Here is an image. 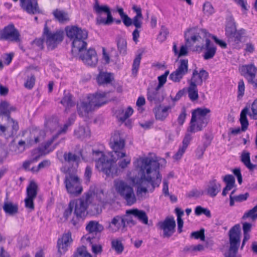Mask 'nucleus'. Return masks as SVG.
Here are the masks:
<instances>
[{
    "mask_svg": "<svg viewBox=\"0 0 257 257\" xmlns=\"http://www.w3.org/2000/svg\"><path fill=\"white\" fill-rule=\"evenodd\" d=\"M134 163L140 170L142 182L150 183L153 189L160 186L162 177L160 173V164L157 160L151 157L140 158Z\"/></svg>",
    "mask_w": 257,
    "mask_h": 257,
    "instance_id": "1",
    "label": "nucleus"
},
{
    "mask_svg": "<svg viewBox=\"0 0 257 257\" xmlns=\"http://www.w3.org/2000/svg\"><path fill=\"white\" fill-rule=\"evenodd\" d=\"M67 36L72 41V52L79 53L86 48V40L88 37L86 30L76 26L67 27L66 29Z\"/></svg>",
    "mask_w": 257,
    "mask_h": 257,
    "instance_id": "2",
    "label": "nucleus"
},
{
    "mask_svg": "<svg viewBox=\"0 0 257 257\" xmlns=\"http://www.w3.org/2000/svg\"><path fill=\"white\" fill-rule=\"evenodd\" d=\"M92 158L95 162L96 169L105 174L107 177H113L116 174V160L115 158H109L108 156L99 151H93Z\"/></svg>",
    "mask_w": 257,
    "mask_h": 257,
    "instance_id": "3",
    "label": "nucleus"
},
{
    "mask_svg": "<svg viewBox=\"0 0 257 257\" xmlns=\"http://www.w3.org/2000/svg\"><path fill=\"white\" fill-rule=\"evenodd\" d=\"M210 112V110L207 108H197L192 110L191 119L186 134H194L201 131L205 127L209 121L207 114Z\"/></svg>",
    "mask_w": 257,
    "mask_h": 257,
    "instance_id": "4",
    "label": "nucleus"
},
{
    "mask_svg": "<svg viewBox=\"0 0 257 257\" xmlns=\"http://www.w3.org/2000/svg\"><path fill=\"white\" fill-rule=\"evenodd\" d=\"M114 186L116 193L125 200L127 205L131 206L136 203L137 197L134 188L127 182L122 180H115Z\"/></svg>",
    "mask_w": 257,
    "mask_h": 257,
    "instance_id": "5",
    "label": "nucleus"
},
{
    "mask_svg": "<svg viewBox=\"0 0 257 257\" xmlns=\"http://www.w3.org/2000/svg\"><path fill=\"white\" fill-rule=\"evenodd\" d=\"M93 9L97 15L96 18L97 25H109L113 21L116 24L121 23V20L113 19L110 8L107 6H100L96 2L94 5Z\"/></svg>",
    "mask_w": 257,
    "mask_h": 257,
    "instance_id": "6",
    "label": "nucleus"
},
{
    "mask_svg": "<svg viewBox=\"0 0 257 257\" xmlns=\"http://www.w3.org/2000/svg\"><path fill=\"white\" fill-rule=\"evenodd\" d=\"M46 22L44 26L43 37L49 50H53L60 44L64 38V34L62 30L52 32L48 27Z\"/></svg>",
    "mask_w": 257,
    "mask_h": 257,
    "instance_id": "7",
    "label": "nucleus"
},
{
    "mask_svg": "<svg viewBox=\"0 0 257 257\" xmlns=\"http://www.w3.org/2000/svg\"><path fill=\"white\" fill-rule=\"evenodd\" d=\"M88 197H82L70 201L73 203V208H74V214L75 216L71 219V222L73 225H76L80 221L84 220L87 215L88 207Z\"/></svg>",
    "mask_w": 257,
    "mask_h": 257,
    "instance_id": "8",
    "label": "nucleus"
},
{
    "mask_svg": "<svg viewBox=\"0 0 257 257\" xmlns=\"http://www.w3.org/2000/svg\"><path fill=\"white\" fill-rule=\"evenodd\" d=\"M64 183L68 194L73 196H77L82 191V187L78 176L73 173H68L66 174Z\"/></svg>",
    "mask_w": 257,
    "mask_h": 257,
    "instance_id": "9",
    "label": "nucleus"
},
{
    "mask_svg": "<svg viewBox=\"0 0 257 257\" xmlns=\"http://www.w3.org/2000/svg\"><path fill=\"white\" fill-rule=\"evenodd\" d=\"M110 146L118 158L125 156L124 150L125 140L123 135L120 132H115L111 137Z\"/></svg>",
    "mask_w": 257,
    "mask_h": 257,
    "instance_id": "10",
    "label": "nucleus"
},
{
    "mask_svg": "<svg viewBox=\"0 0 257 257\" xmlns=\"http://www.w3.org/2000/svg\"><path fill=\"white\" fill-rule=\"evenodd\" d=\"M0 40L20 43L21 42V35L14 25L10 24L0 30Z\"/></svg>",
    "mask_w": 257,
    "mask_h": 257,
    "instance_id": "11",
    "label": "nucleus"
},
{
    "mask_svg": "<svg viewBox=\"0 0 257 257\" xmlns=\"http://www.w3.org/2000/svg\"><path fill=\"white\" fill-rule=\"evenodd\" d=\"M239 70L248 83L257 88V67L253 64H246L239 67Z\"/></svg>",
    "mask_w": 257,
    "mask_h": 257,
    "instance_id": "12",
    "label": "nucleus"
},
{
    "mask_svg": "<svg viewBox=\"0 0 257 257\" xmlns=\"http://www.w3.org/2000/svg\"><path fill=\"white\" fill-rule=\"evenodd\" d=\"M85 228L88 233L83 236V239L92 241V239H99L98 234L103 230L104 227L98 221L91 220L88 222Z\"/></svg>",
    "mask_w": 257,
    "mask_h": 257,
    "instance_id": "13",
    "label": "nucleus"
},
{
    "mask_svg": "<svg viewBox=\"0 0 257 257\" xmlns=\"http://www.w3.org/2000/svg\"><path fill=\"white\" fill-rule=\"evenodd\" d=\"M158 228L163 231L164 238L170 237L175 231L176 222L173 217H166L157 224Z\"/></svg>",
    "mask_w": 257,
    "mask_h": 257,
    "instance_id": "14",
    "label": "nucleus"
},
{
    "mask_svg": "<svg viewBox=\"0 0 257 257\" xmlns=\"http://www.w3.org/2000/svg\"><path fill=\"white\" fill-rule=\"evenodd\" d=\"M188 71L187 59H181L177 69L170 75V79L175 82H179Z\"/></svg>",
    "mask_w": 257,
    "mask_h": 257,
    "instance_id": "15",
    "label": "nucleus"
},
{
    "mask_svg": "<svg viewBox=\"0 0 257 257\" xmlns=\"http://www.w3.org/2000/svg\"><path fill=\"white\" fill-rule=\"evenodd\" d=\"M80 59L86 65L94 66L98 62V57L96 51L93 48L84 49L83 52L78 53Z\"/></svg>",
    "mask_w": 257,
    "mask_h": 257,
    "instance_id": "16",
    "label": "nucleus"
},
{
    "mask_svg": "<svg viewBox=\"0 0 257 257\" xmlns=\"http://www.w3.org/2000/svg\"><path fill=\"white\" fill-rule=\"evenodd\" d=\"M229 247L238 249L240 243V229L238 224L233 226L229 231Z\"/></svg>",
    "mask_w": 257,
    "mask_h": 257,
    "instance_id": "17",
    "label": "nucleus"
},
{
    "mask_svg": "<svg viewBox=\"0 0 257 257\" xmlns=\"http://www.w3.org/2000/svg\"><path fill=\"white\" fill-rule=\"evenodd\" d=\"M94 108L87 97L80 100L77 104L78 114L81 117H87L89 113L92 111Z\"/></svg>",
    "mask_w": 257,
    "mask_h": 257,
    "instance_id": "18",
    "label": "nucleus"
},
{
    "mask_svg": "<svg viewBox=\"0 0 257 257\" xmlns=\"http://www.w3.org/2000/svg\"><path fill=\"white\" fill-rule=\"evenodd\" d=\"M72 241L71 233L70 231L64 233L62 237L58 239L57 247L58 252L60 254H64L68 250V247L72 242Z\"/></svg>",
    "mask_w": 257,
    "mask_h": 257,
    "instance_id": "19",
    "label": "nucleus"
},
{
    "mask_svg": "<svg viewBox=\"0 0 257 257\" xmlns=\"http://www.w3.org/2000/svg\"><path fill=\"white\" fill-rule=\"evenodd\" d=\"M147 99L151 103L158 104L163 101L164 96L160 88H149L148 89Z\"/></svg>",
    "mask_w": 257,
    "mask_h": 257,
    "instance_id": "20",
    "label": "nucleus"
},
{
    "mask_svg": "<svg viewBox=\"0 0 257 257\" xmlns=\"http://www.w3.org/2000/svg\"><path fill=\"white\" fill-rule=\"evenodd\" d=\"M22 8L29 14L39 13L40 11L36 0H20Z\"/></svg>",
    "mask_w": 257,
    "mask_h": 257,
    "instance_id": "21",
    "label": "nucleus"
},
{
    "mask_svg": "<svg viewBox=\"0 0 257 257\" xmlns=\"http://www.w3.org/2000/svg\"><path fill=\"white\" fill-rule=\"evenodd\" d=\"M105 92H98L95 94H89L87 97L89 98V100L91 104H93L94 108L95 107H100L106 103V95Z\"/></svg>",
    "mask_w": 257,
    "mask_h": 257,
    "instance_id": "22",
    "label": "nucleus"
},
{
    "mask_svg": "<svg viewBox=\"0 0 257 257\" xmlns=\"http://www.w3.org/2000/svg\"><path fill=\"white\" fill-rule=\"evenodd\" d=\"M172 107L170 105L163 106L158 105L153 109V112L155 113L156 119L159 120H164L168 116L171 111Z\"/></svg>",
    "mask_w": 257,
    "mask_h": 257,
    "instance_id": "23",
    "label": "nucleus"
},
{
    "mask_svg": "<svg viewBox=\"0 0 257 257\" xmlns=\"http://www.w3.org/2000/svg\"><path fill=\"white\" fill-rule=\"evenodd\" d=\"M205 52L203 55L205 60H209L213 58L216 53V47L208 39L205 40V44L204 46Z\"/></svg>",
    "mask_w": 257,
    "mask_h": 257,
    "instance_id": "24",
    "label": "nucleus"
},
{
    "mask_svg": "<svg viewBox=\"0 0 257 257\" xmlns=\"http://www.w3.org/2000/svg\"><path fill=\"white\" fill-rule=\"evenodd\" d=\"M221 185L215 179L210 181L205 188L206 193L211 197H214L220 191Z\"/></svg>",
    "mask_w": 257,
    "mask_h": 257,
    "instance_id": "25",
    "label": "nucleus"
},
{
    "mask_svg": "<svg viewBox=\"0 0 257 257\" xmlns=\"http://www.w3.org/2000/svg\"><path fill=\"white\" fill-rule=\"evenodd\" d=\"M3 208L5 212L9 215H14L18 213L19 207L17 203H13L12 201L8 200V196L7 195Z\"/></svg>",
    "mask_w": 257,
    "mask_h": 257,
    "instance_id": "26",
    "label": "nucleus"
},
{
    "mask_svg": "<svg viewBox=\"0 0 257 257\" xmlns=\"http://www.w3.org/2000/svg\"><path fill=\"white\" fill-rule=\"evenodd\" d=\"M192 136L190 134H186L183 140L182 145L180 147L177 152L174 155L173 158L178 160L181 158L192 140Z\"/></svg>",
    "mask_w": 257,
    "mask_h": 257,
    "instance_id": "27",
    "label": "nucleus"
},
{
    "mask_svg": "<svg viewBox=\"0 0 257 257\" xmlns=\"http://www.w3.org/2000/svg\"><path fill=\"white\" fill-rule=\"evenodd\" d=\"M123 220L121 216L117 215L114 216L111 221L109 222L107 229L111 232H115L120 228H124Z\"/></svg>",
    "mask_w": 257,
    "mask_h": 257,
    "instance_id": "28",
    "label": "nucleus"
},
{
    "mask_svg": "<svg viewBox=\"0 0 257 257\" xmlns=\"http://www.w3.org/2000/svg\"><path fill=\"white\" fill-rule=\"evenodd\" d=\"M57 138L58 135H53L50 139L43 143L39 148L40 152L45 155L53 151L55 149L56 145L52 146V144Z\"/></svg>",
    "mask_w": 257,
    "mask_h": 257,
    "instance_id": "29",
    "label": "nucleus"
},
{
    "mask_svg": "<svg viewBox=\"0 0 257 257\" xmlns=\"http://www.w3.org/2000/svg\"><path fill=\"white\" fill-rule=\"evenodd\" d=\"M240 161L249 170H253L257 168V165L252 164L250 162V153L246 151H243L240 156Z\"/></svg>",
    "mask_w": 257,
    "mask_h": 257,
    "instance_id": "30",
    "label": "nucleus"
},
{
    "mask_svg": "<svg viewBox=\"0 0 257 257\" xmlns=\"http://www.w3.org/2000/svg\"><path fill=\"white\" fill-rule=\"evenodd\" d=\"M128 213H132L134 217L137 218L143 223L148 224V217L144 211L138 209H129Z\"/></svg>",
    "mask_w": 257,
    "mask_h": 257,
    "instance_id": "31",
    "label": "nucleus"
},
{
    "mask_svg": "<svg viewBox=\"0 0 257 257\" xmlns=\"http://www.w3.org/2000/svg\"><path fill=\"white\" fill-rule=\"evenodd\" d=\"M60 103L65 107V110L66 112H67L71 107L75 105V103L72 100V95L69 92L66 91L64 92V96Z\"/></svg>",
    "mask_w": 257,
    "mask_h": 257,
    "instance_id": "32",
    "label": "nucleus"
},
{
    "mask_svg": "<svg viewBox=\"0 0 257 257\" xmlns=\"http://www.w3.org/2000/svg\"><path fill=\"white\" fill-rule=\"evenodd\" d=\"M235 190H233L232 191L230 194L229 196V205L230 206H233L234 205L235 202H241L244 201H245L248 197L249 196V194L247 193L242 194H239L238 195H233Z\"/></svg>",
    "mask_w": 257,
    "mask_h": 257,
    "instance_id": "33",
    "label": "nucleus"
},
{
    "mask_svg": "<svg viewBox=\"0 0 257 257\" xmlns=\"http://www.w3.org/2000/svg\"><path fill=\"white\" fill-rule=\"evenodd\" d=\"M113 80V74L111 73L101 72L97 77V81L99 84L110 83Z\"/></svg>",
    "mask_w": 257,
    "mask_h": 257,
    "instance_id": "34",
    "label": "nucleus"
},
{
    "mask_svg": "<svg viewBox=\"0 0 257 257\" xmlns=\"http://www.w3.org/2000/svg\"><path fill=\"white\" fill-rule=\"evenodd\" d=\"M236 30L234 20L232 16L228 17L226 19L225 35L227 37L232 35Z\"/></svg>",
    "mask_w": 257,
    "mask_h": 257,
    "instance_id": "35",
    "label": "nucleus"
},
{
    "mask_svg": "<svg viewBox=\"0 0 257 257\" xmlns=\"http://www.w3.org/2000/svg\"><path fill=\"white\" fill-rule=\"evenodd\" d=\"M53 15L60 23H65L69 20L68 14L64 11L56 9L53 12Z\"/></svg>",
    "mask_w": 257,
    "mask_h": 257,
    "instance_id": "36",
    "label": "nucleus"
},
{
    "mask_svg": "<svg viewBox=\"0 0 257 257\" xmlns=\"http://www.w3.org/2000/svg\"><path fill=\"white\" fill-rule=\"evenodd\" d=\"M64 159L68 163L72 165H75L76 166H78L80 162V157L71 152L64 153Z\"/></svg>",
    "mask_w": 257,
    "mask_h": 257,
    "instance_id": "37",
    "label": "nucleus"
},
{
    "mask_svg": "<svg viewBox=\"0 0 257 257\" xmlns=\"http://www.w3.org/2000/svg\"><path fill=\"white\" fill-rule=\"evenodd\" d=\"M59 126L57 119L55 117H50L46 119L45 123V128L46 131L53 132Z\"/></svg>",
    "mask_w": 257,
    "mask_h": 257,
    "instance_id": "38",
    "label": "nucleus"
},
{
    "mask_svg": "<svg viewBox=\"0 0 257 257\" xmlns=\"http://www.w3.org/2000/svg\"><path fill=\"white\" fill-rule=\"evenodd\" d=\"M75 136L79 139H83L90 136V131L87 126H80L75 131Z\"/></svg>",
    "mask_w": 257,
    "mask_h": 257,
    "instance_id": "39",
    "label": "nucleus"
},
{
    "mask_svg": "<svg viewBox=\"0 0 257 257\" xmlns=\"http://www.w3.org/2000/svg\"><path fill=\"white\" fill-rule=\"evenodd\" d=\"M248 111V109L245 107L241 110L240 114L239 120L241 125V130L243 132L247 130L248 126V121L246 117Z\"/></svg>",
    "mask_w": 257,
    "mask_h": 257,
    "instance_id": "40",
    "label": "nucleus"
},
{
    "mask_svg": "<svg viewBox=\"0 0 257 257\" xmlns=\"http://www.w3.org/2000/svg\"><path fill=\"white\" fill-rule=\"evenodd\" d=\"M37 189L36 183L31 181L27 188V197L35 199L37 195Z\"/></svg>",
    "mask_w": 257,
    "mask_h": 257,
    "instance_id": "41",
    "label": "nucleus"
},
{
    "mask_svg": "<svg viewBox=\"0 0 257 257\" xmlns=\"http://www.w3.org/2000/svg\"><path fill=\"white\" fill-rule=\"evenodd\" d=\"M187 91L188 97L191 101H194L198 99L199 95L197 86L189 84Z\"/></svg>",
    "mask_w": 257,
    "mask_h": 257,
    "instance_id": "42",
    "label": "nucleus"
},
{
    "mask_svg": "<svg viewBox=\"0 0 257 257\" xmlns=\"http://www.w3.org/2000/svg\"><path fill=\"white\" fill-rule=\"evenodd\" d=\"M173 51L175 56H177L178 57L186 56L188 54V48L186 46L182 45L179 51L177 50V46L176 43H173Z\"/></svg>",
    "mask_w": 257,
    "mask_h": 257,
    "instance_id": "43",
    "label": "nucleus"
},
{
    "mask_svg": "<svg viewBox=\"0 0 257 257\" xmlns=\"http://www.w3.org/2000/svg\"><path fill=\"white\" fill-rule=\"evenodd\" d=\"M245 34L244 30H240L239 31H235L233 32L232 35L229 36L227 38L230 41H233L236 43H238L240 42L242 36Z\"/></svg>",
    "mask_w": 257,
    "mask_h": 257,
    "instance_id": "44",
    "label": "nucleus"
},
{
    "mask_svg": "<svg viewBox=\"0 0 257 257\" xmlns=\"http://www.w3.org/2000/svg\"><path fill=\"white\" fill-rule=\"evenodd\" d=\"M91 240H86L89 243L91 246L92 252L95 254L101 253L102 251V245L100 244H97L96 242L98 240L92 239Z\"/></svg>",
    "mask_w": 257,
    "mask_h": 257,
    "instance_id": "45",
    "label": "nucleus"
},
{
    "mask_svg": "<svg viewBox=\"0 0 257 257\" xmlns=\"http://www.w3.org/2000/svg\"><path fill=\"white\" fill-rule=\"evenodd\" d=\"M128 211L129 210H127L125 214L123 216H121L122 219L123 220V223L124 227L126 226V224L132 225H134L136 224V221L133 219V215L131 213H128Z\"/></svg>",
    "mask_w": 257,
    "mask_h": 257,
    "instance_id": "46",
    "label": "nucleus"
},
{
    "mask_svg": "<svg viewBox=\"0 0 257 257\" xmlns=\"http://www.w3.org/2000/svg\"><path fill=\"white\" fill-rule=\"evenodd\" d=\"M15 108L10 106V104L6 101H3L0 104V114H7L11 111L14 110Z\"/></svg>",
    "mask_w": 257,
    "mask_h": 257,
    "instance_id": "47",
    "label": "nucleus"
},
{
    "mask_svg": "<svg viewBox=\"0 0 257 257\" xmlns=\"http://www.w3.org/2000/svg\"><path fill=\"white\" fill-rule=\"evenodd\" d=\"M117 48L120 54L125 55L126 53L127 43L125 39L122 38L118 39Z\"/></svg>",
    "mask_w": 257,
    "mask_h": 257,
    "instance_id": "48",
    "label": "nucleus"
},
{
    "mask_svg": "<svg viewBox=\"0 0 257 257\" xmlns=\"http://www.w3.org/2000/svg\"><path fill=\"white\" fill-rule=\"evenodd\" d=\"M73 257H92L87 251L85 246L78 247L74 253Z\"/></svg>",
    "mask_w": 257,
    "mask_h": 257,
    "instance_id": "49",
    "label": "nucleus"
},
{
    "mask_svg": "<svg viewBox=\"0 0 257 257\" xmlns=\"http://www.w3.org/2000/svg\"><path fill=\"white\" fill-rule=\"evenodd\" d=\"M111 247L118 254L121 253L123 250V246L121 241L118 239H113L111 241Z\"/></svg>",
    "mask_w": 257,
    "mask_h": 257,
    "instance_id": "50",
    "label": "nucleus"
},
{
    "mask_svg": "<svg viewBox=\"0 0 257 257\" xmlns=\"http://www.w3.org/2000/svg\"><path fill=\"white\" fill-rule=\"evenodd\" d=\"M247 218H250L253 220L257 219V205L251 209H250L244 213L242 216V218L243 219H245Z\"/></svg>",
    "mask_w": 257,
    "mask_h": 257,
    "instance_id": "51",
    "label": "nucleus"
},
{
    "mask_svg": "<svg viewBox=\"0 0 257 257\" xmlns=\"http://www.w3.org/2000/svg\"><path fill=\"white\" fill-rule=\"evenodd\" d=\"M188 84L197 86V85H201L202 82L197 76V70L195 69L193 71L192 76L190 80L188 81Z\"/></svg>",
    "mask_w": 257,
    "mask_h": 257,
    "instance_id": "52",
    "label": "nucleus"
},
{
    "mask_svg": "<svg viewBox=\"0 0 257 257\" xmlns=\"http://www.w3.org/2000/svg\"><path fill=\"white\" fill-rule=\"evenodd\" d=\"M141 60V55L140 54L137 55L134 60L133 68H132V74L136 75L140 67V65Z\"/></svg>",
    "mask_w": 257,
    "mask_h": 257,
    "instance_id": "53",
    "label": "nucleus"
},
{
    "mask_svg": "<svg viewBox=\"0 0 257 257\" xmlns=\"http://www.w3.org/2000/svg\"><path fill=\"white\" fill-rule=\"evenodd\" d=\"M195 213L197 215H200L204 214L207 217L210 218L211 216L210 210L207 208H204L200 206H198L195 209Z\"/></svg>",
    "mask_w": 257,
    "mask_h": 257,
    "instance_id": "54",
    "label": "nucleus"
},
{
    "mask_svg": "<svg viewBox=\"0 0 257 257\" xmlns=\"http://www.w3.org/2000/svg\"><path fill=\"white\" fill-rule=\"evenodd\" d=\"M169 31L168 29L165 27L162 26L157 39L159 42H163L166 40Z\"/></svg>",
    "mask_w": 257,
    "mask_h": 257,
    "instance_id": "55",
    "label": "nucleus"
},
{
    "mask_svg": "<svg viewBox=\"0 0 257 257\" xmlns=\"http://www.w3.org/2000/svg\"><path fill=\"white\" fill-rule=\"evenodd\" d=\"M10 120L12 123V130L10 133H8L6 136L8 137H13L16 134L17 131L19 128V127L18 123L17 121H16L14 119H13V118H10Z\"/></svg>",
    "mask_w": 257,
    "mask_h": 257,
    "instance_id": "56",
    "label": "nucleus"
},
{
    "mask_svg": "<svg viewBox=\"0 0 257 257\" xmlns=\"http://www.w3.org/2000/svg\"><path fill=\"white\" fill-rule=\"evenodd\" d=\"M238 249L229 247L227 251L224 254V257H241V255L238 254Z\"/></svg>",
    "mask_w": 257,
    "mask_h": 257,
    "instance_id": "57",
    "label": "nucleus"
},
{
    "mask_svg": "<svg viewBox=\"0 0 257 257\" xmlns=\"http://www.w3.org/2000/svg\"><path fill=\"white\" fill-rule=\"evenodd\" d=\"M203 10L204 13L207 15H210L214 13V10L213 6L210 3L208 2L204 3Z\"/></svg>",
    "mask_w": 257,
    "mask_h": 257,
    "instance_id": "58",
    "label": "nucleus"
},
{
    "mask_svg": "<svg viewBox=\"0 0 257 257\" xmlns=\"http://www.w3.org/2000/svg\"><path fill=\"white\" fill-rule=\"evenodd\" d=\"M249 115L251 118L257 119V99L254 100L251 104V112Z\"/></svg>",
    "mask_w": 257,
    "mask_h": 257,
    "instance_id": "59",
    "label": "nucleus"
},
{
    "mask_svg": "<svg viewBox=\"0 0 257 257\" xmlns=\"http://www.w3.org/2000/svg\"><path fill=\"white\" fill-rule=\"evenodd\" d=\"M245 90V85L244 81L242 79L240 80L238 82V98H241L244 95Z\"/></svg>",
    "mask_w": 257,
    "mask_h": 257,
    "instance_id": "60",
    "label": "nucleus"
},
{
    "mask_svg": "<svg viewBox=\"0 0 257 257\" xmlns=\"http://www.w3.org/2000/svg\"><path fill=\"white\" fill-rule=\"evenodd\" d=\"M190 32L188 31L185 33V39L187 43L193 42V43H195L197 41H198L199 39H200L201 37L198 35H195L193 36H191L190 38L189 37Z\"/></svg>",
    "mask_w": 257,
    "mask_h": 257,
    "instance_id": "61",
    "label": "nucleus"
},
{
    "mask_svg": "<svg viewBox=\"0 0 257 257\" xmlns=\"http://www.w3.org/2000/svg\"><path fill=\"white\" fill-rule=\"evenodd\" d=\"M124 157L125 158L120 160L118 163V166L121 169H124L126 168L128 165L130 164L131 162V159L130 157L126 156L125 155V156Z\"/></svg>",
    "mask_w": 257,
    "mask_h": 257,
    "instance_id": "62",
    "label": "nucleus"
},
{
    "mask_svg": "<svg viewBox=\"0 0 257 257\" xmlns=\"http://www.w3.org/2000/svg\"><path fill=\"white\" fill-rule=\"evenodd\" d=\"M187 116L186 109L185 107H182L181 112L179 114L177 121L180 125H182L185 121L186 117Z\"/></svg>",
    "mask_w": 257,
    "mask_h": 257,
    "instance_id": "63",
    "label": "nucleus"
},
{
    "mask_svg": "<svg viewBox=\"0 0 257 257\" xmlns=\"http://www.w3.org/2000/svg\"><path fill=\"white\" fill-rule=\"evenodd\" d=\"M169 73V72L166 71L164 74L158 77L159 84L157 86V87L160 88L166 83Z\"/></svg>",
    "mask_w": 257,
    "mask_h": 257,
    "instance_id": "64",
    "label": "nucleus"
}]
</instances>
